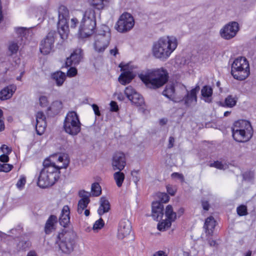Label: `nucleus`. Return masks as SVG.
Returning <instances> with one entry per match:
<instances>
[{
  "mask_svg": "<svg viewBox=\"0 0 256 256\" xmlns=\"http://www.w3.org/2000/svg\"><path fill=\"white\" fill-rule=\"evenodd\" d=\"M113 176L117 186L120 188L125 178L124 174L121 171L118 170L114 174Z\"/></svg>",
  "mask_w": 256,
  "mask_h": 256,
  "instance_id": "7c9ffc66",
  "label": "nucleus"
},
{
  "mask_svg": "<svg viewBox=\"0 0 256 256\" xmlns=\"http://www.w3.org/2000/svg\"><path fill=\"white\" fill-rule=\"evenodd\" d=\"M201 93L202 96L206 102H212V89L211 87L207 86H204L201 90Z\"/></svg>",
  "mask_w": 256,
  "mask_h": 256,
  "instance_id": "c85d7f7f",
  "label": "nucleus"
},
{
  "mask_svg": "<svg viewBox=\"0 0 256 256\" xmlns=\"http://www.w3.org/2000/svg\"><path fill=\"white\" fill-rule=\"evenodd\" d=\"M70 210L68 206H64L61 212L60 217L59 218V222L60 224L66 227L70 222Z\"/></svg>",
  "mask_w": 256,
  "mask_h": 256,
  "instance_id": "4be33fe9",
  "label": "nucleus"
},
{
  "mask_svg": "<svg viewBox=\"0 0 256 256\" xmlns=\"http://www.w3.org/2000/svg\"><path fill=\"white\" fill-rule=\"evenodd\" d=\"M111 34L109 28L106 25L102 26L94 36V50L99 53L103 52L108 46Z\"/></svg>",
  "mask_w": 256,
  "mask_h": 256,
  "instance_id": "0eeeda50",
  "label": "nucleus"
},
{
  "mask_svg": "<svg viewBox=\"0 0 256 256\" xmlns=\"http://www.w3.org/2000/svg\"><path fill=\"white\" fill-rule=\"evenodd\" d=\"M132 230L130 222L128 220H121L119 224L118 228V236L120 239L128 236Z\"/></svg>",
  "mask_w": 256,
  "mask_h": 256,
  "instance_id": "f3484780",
  "label": "nucleus"
},
{
  "mask_svg": "<svg viewBox=\"0 0 256 256\" xmlns=\"http://www.w3.org/2000/svg\"><path fill=\"white\" fill-rule=\"evenodd\" d=\"M167 192L169 194L172 196H174L175 194L176 190L174 189L170 186H166Z\"/></svg>",
  "mask_w": 256,
  "mask_h": 256,
  "instance_id": "052dcab7",
  "label": "nucleus"
},
{
  "mask_svg": "<svg viewBox=\"0 0 256 256\" xmlns=\"http://www.w3.org/2000/svg\"><path fill=\"white\" fill-rule=\"evenodd\" d=\"M120 67L124 72L120 76L118 80L122 84L126 85L131 82L134 78V75L132 72L126 71V68L122 66V64H120Z\"/></svg>",
  "mask_w": 256,
  "mask_h": 256,
  "instance_id": "aec40b11",
  "label": "nucleus"
},
{
  "mask_svg": "<svg viewBox=\"0 0 256 256\" xmlns=\"http://www.w3.org/2000/svg\"><path fill=\"white\" fill-rule=\"evenodd\" d=\"M58 27L60 35L62 39L67 38L69 32L68 20L69 16V12L64 6H61L58 10Z\"/></svg>",
  "mask_w": 256,
  "mask_h": 256,
  "instance_id": "9d476101",
  "label": "nucleus"
},
{
  "mask_svg": "<svg viewBox=\"0 0 256 256\" xmlns=\"http://www.w3.org/2000/svg\"><path fill=\"white\" fill-rule=\"evenodd\" d=\"M178 42L174 36H166L160 38L152 46V53L157 59L166 60L176 50Z\"/></svg>",
  "mask_w": 256,
  "mask_h": 256,
  "instance_id": "f03ea898",
  "label": "nucleus"
},
{
  "mask_svg": "<svg viewBox=\"0 0 256 256\" xmlns=\"http://www.w3.org/2000/svg\"><path fill=\"white\" fill-rule=\"evenodd\" d=\"M174 86L173 84H168L166 86L164 90L162 92L164 96L168 98L170 100L174 102H178L181 101L180 98H177L174 96Z\"/></svg>",
  "mask_w": 256,
  "mask_h": 256,
  "instance_id": "b1692460",
  "label": "nucleus"
},
{
  "mask_svg": "<svg viewBox=\"0 0 256 256\" xmlns=\"http://www.w3.org/2000/svg\"><path fill=\"white\" fill-rule=\"evenodd\" d=\"M110 209V204L108 200L104 197H102L100 200V206L98 210V212L100 216H102L106 212L109 211Z\"/></svg>",
  "mask_w": 256,
  "mask_h": 256,
  "instance_id": "bb28decb",
  "label": "nucleus"
},
{
  "mask_svg": "<svg viewBox=\"0 0 256 256\" xmlns=\"http://www.w3.org/2000/svg\"><path fill=\"white\" fill-rule=\"evenodd\" d=\"M58 219L56 216L52 215L47 220L44 227V231L46 234H49L55 229V225Z\"/></svg>",
  "mask_w": 256,
  "mask_h": 256,
  "instance_id": "a878e982",
  "label": "nucleus"
},
{
  "mask_svg": "<svg viewBox=\"0 0 256 256\" xmlns=\"http://www.w3.org/2000/svg\"><path fill=\"white\" fill-rule=\"evenodd\" d=\"M39 104L40 106L42 108L48 107V110H51V108L48 106V101L46 96H40L39 98Z\"/></svg>",
  "mask_w": 256,
  "mask_h": 256,
  "instance_id": "58836bf2",
  "label": "nucleus"
},
{
  "mask_svg": "<svg viewBox=\"0 0 256 256\" xmlns=\"http://www.w3.org/2000/svg\"><path fill=\"white\" fill-rule=\"evenodd\" d=\"M2 111L0 110V132L4 130V125L2 120Z\"/></svg>",
  "mask_w": 256,
  "mask_h": 256,
  "instance_id": "5fc2aeb1",
  "label": "nucleus"
},
{
  "mask_svg": "<svg viewBox=\"0 0 256 256\" xmlns=\"http://www.w3.org/2000/svg\"><path fill=\"white\" fill-rule=\"evenodd\" d=\"M134 23V20L132 15L128 13H124L118 21L116 28L120 32H127L132 28Z\"/></svg>",
  "mask_w": 256,
  "mask_h": 256,
  "instance_id": "9b49d317",
  "label": "nucleus"
},
{
  "mask_svg": "<svg viewBox=\"0 0 256 256\" xmlns=\"http://www.w3.org/2000/svg\"><path fill=\"white\" fill-rule=\"evenodd\" d=\"M30 246L29 241L22 240L18 244V248L20 250H26Z\"/></svg>",
  "mask_w": 256,
  "mask_h": 256,
  "instance_id": "79ce46f5",
  "label": "nucleus"
},
{
  "mask_svg": "<svg viewBox=\"0 0 256 256\" xmlns=\"http://www.w3.org/2000/svg\"><path fill=\"white\" fill-rule=\"evenodd\" d=\"M90 4L95 8L102 10H103L106 4L108 2V0H88Z\"/></svg>",
  "mask_w": 256,
  "mask_h": 256,
  "instance_id": "72a5a7b5",
  "label": "nucleus"
},
{
  "mask_svg": "<svg viewBox=\"0 0 256 256\" xmlns=\"http://www.w3.org/2000/svg\"><path fill=\"white\" fill-rule=\"evenodd\" d=\"M26 183V178L24 175H21L18 180L16 186L19 190H22Z\"/></svg>",
  "mask_w": 256,
  "mask_h": 256,
  "instance_id": "ea45409f",
  "label": "nucleus"
},
{
  "mask_svg": "<svg viewBox=\"0 0 256 256\" xmlns=\"http://www.w3.org/2000/svg\"><path fill=\"white\" fill-rule=\"evenodd\" d=\"M55 34L54 31H50L42 40L40 46V50L42 54L46 55L50 52L54 48Z\"/></svg>",
  "mask_w": 256,
  "mask_h": 256,
  "instance_id": "ddd939ff",
  "label": "nucleus"
},
{
  "mask_svg": "<svg viewBox=\"0 0 256 256\" xmlns=\"http://www.w3.org/2000/svg\"><path fill=\"white\" fill-rule=\"evenodd\" d=\"M157 196L159 198V202L160 204L166 203L169 200V196L166 193L160 192L157 194Z\"/></svg>",
  "mask_w": 256,
  "mask_h": 256,
  "instance_id": "a19ab883",
  "label": "nucleus"
},
{
  "mask_svg": "<svg viewBox=\"0 0 256 256\" xmlns=\"http://www.w3.org/2000/svg\"><path fill=\"white\" fill-rule=\"evenodd\" d=\"M172 178H177L180 179L182 182L184 180V176L182 174H180L178 172H174L172 174Z\"/></svg>",
  "mask_w": 256,
  "mask_h": 256,
  "instance_id": "bf43d9fd",
  "label": "nucleus"
},
{
  "mask_svg": "<svg viewBox=\"0 0 256 256\" xmlns=\"http://www.w3.org/2000/svg\"><path fill=\"white\" fill-rule=\"evenodd\" d=\"M139 76L148 88L153 89L161 87L168 80L167 71L162 68L148 70Z\"/></svg>",
  "mask_w": 256,
  "mask_h": 256,
  "instance_id": "7ed1b4c3",
  "label": "nucleus"
},
{
  "mask_svg": "<svg viewBox=\"0 0 256 256\" xmlns=\"http://www.w3.org/2000/svg\"><path fill=\"white\" fill-rule=\"evenodd\" d=\"M46 120V116L42 112H38L36 114V122Z\"/></svg>",
  "mask_w": 256,
  "mask_h": 256,
  "instance_id": "8fccbe9b",
  "label": "nucleus"
},
{
  "mask_svg": "<svg viewBox=\"0 0 256 256\" xmlns=\"http://www.w3.org/2000/svg\"><path fill=\"white\" fill-rule=\"evenodd\" d=\"M153 256H167L165 252L162 250H160L153 254Z\"/></svg>",
  "mask_w": 256,
  "mask_h": 256,
  "instance_id": "69168bd1",
  "label": "nucleus"
},
{
  "mask_svg": "<svg viewBox=\"0 0 256 256\" xmlns=\"http://www.w3.org/2000/svg\"><path fill=\"white\" fill-rule=\"evenodd\" d=\"M118 50L116 48L110 50V54L114 56H115L116 54H118Z\"/></svg>",
  "mask_w": 256,
  "mask_h": 256,
  "instance_id": "338daca9",
  "label": "nucleus"
},
{
  "mask_svg": "<svg viewBox=\"0 0 256 256\" xmlns=\"http://www.w3.org/2000/svg\"><path fill=\"white\" fill-rule=\"evenodd\" d=\"M126 165L125 154L122 152H115L112 160V166L114 170H123Z\"/></svg>",
  "mask_w": 256,
  "mask_h": 256,
  "instance_id": "2eb2a0df",
  "label": "nucleus"
},
{
  "mask_svg": "<svg viewBox=\"0 0 256 256\" xmlns=\"http://www.w3.org/2000/svg\"><path fill=\"white\" fill-rule=\"evenodd\" d=\"M202 206L204 210H208L209 208V204L207 201H202Z\"/></svg>",
  "mask_w": 256,
  "mask_h": 256,
  "instance_id": "e2e57ef3",
  "label": "nucleus"
},
{
  "mask_svg": "<svg viewBox=\"0 0 256 256\" xmlns=\"http://www.w3.org/2000/svg\"><path fill=\"white\" fill-rule=\"evenodd\" d=\"M236 212L240 216H246L248 214L247 208L246 206L241 205L236 208Z\"/></svg>",
  "mask_w": 256,
  "mask_h": 256,
  "instance_id": "37998d69",
  "label": "nucleus"
},
{
  "mask_svg": "<svg viewBox=\"0 0 256 256\" xmlns=\"http://www.w3.org/2000/svg\"><path fill=\"white\" fill-rule=\"evenodd\" d=\"M69 163L68 156L64 154H55L46 158L38 176V185L42 188L52 186L59 178L60 170L66 168Z\"/></svg>",
  "mask_w": 256,
  "mask_h": 256,
  "instance_id": "f257e3e1",
  "label": "nucleus"
},
{
  "mask_svg": "<svg viewBox=\"0 0 256 256\" xmlns=\"http://www.w3.org/2000/svg\"><path fill=\"white\" fill-rule=\"evenodd\" d=\"M9 160V158L8 154H4L0 156V161L4 162H8Z\"/></svg>",
  "mask_w": 256,
  "mask_h": 256,
  "instance_id": "4d7b16f0",
  "label": "nucleus"
},
{
  "mask_svg": "<svg viewBox=\"0 0 256 256\" xmlns=\"http://www.w3.org/2000/svg\"><path fill=\"white\" fill-rule=\"evenodd\" d=\"M165 215L166 217V220L170 222V223L174 222L176 218V213L174 212L173 208L170 205L166 206V208Z\"/></svg>",
  "mask_w": 256,
  "mask_h": 256,
  "instance_id": "c756f323",
  "label": "nucleus"
},
{
  "mask_svg": "<svg viewBox=\"0 0 256 256\" xmlns=\"http://www.w3.org/2000/svg\"><path fill=\"white\" fill-rule=\"evenodd\" d=\"M181 88L182 91L186 92V94L182 99L181 98H180L181 100H184L185 105L187 106L195 105L197 102L196 94L199 90V88L196 87L192 89L190 91H188L184 86H182Z\"/></svg>",
  "mask_w": 256,
  "mask_h": 256,
  "instance_id": "4468645a",
  "label": "nucleus"
},
{
  "mask_svg": "<svg viewBox=\"0 0 256 256\" xmlns=\"http://www.w3.org/2000/svg\"><path fill=\"white\" fill-rule=\"evenodd\" d=\"M46 126V120L36 122V130L37 134L42 135L44 132Z\"/></svg>",
  "mask_w": 256,
  "mask_h": 256,
  "instance_id": "f704fd0d",
  "label": "nucleus"
},
{
  "mask_svg": "<svg viewBox=\"0 0 256 256\" xmlns=\"http://www.w3.org/2000/svg\"><path fill=\"white\" fill-rule=\"evenodd\" d=\"M92 109L96 115L98 116H100V112L99 110L98 106L96 104H92Z\"/></svg>",
  "mask_w": 256,
  "mask_h": 256,
  "instance_id": "6e6d98bb",
  "label": "nucleus"
},
{
  "mask_svg": "<svg viewBox=\"0 0 256 256\" xmlns=\"http://www.w3.org/2000/svg\"><path fill=\"white\" fill-rule=\"evenodd\" d=\"M90 194V193L86 192L84 190H80L79 192V196L82 198L80 200H90L89 196Z\"/></svg>",
  "mask_w": 256,
  "mask_h": 256,
  "instance_id": "09e8293b",
  "label": "nucleus"
},
{
  "mask_svg": "<svg viewBox=\"0 0 256 256\" xmlns=\"http://www.w3.org/2000/svg\"><path fill=\"white\" fill-rule=\"evenodd\" d=\"M231 74L236 80H243L246 79L250 74L248 60L244 56L236 58L232 64Z\"/></svg>",
  "mask_w": 256,
  "mask_h": 256,
  "instance_id": "423d86ee",
  "label": "nucleus"
},
{
  "mask_svg": "<svg viewBox=\"0 0 256 256\" xmlns=\"http://www.w3.org/2000/svg\"><path fill=\"white\" fill-rule=\"evenodd\" d=\"M236 98L230 95L226 98L224 102H220V106L223 107L232 108L236 105Z\"/></svg>",
  "mask_w": 256,
  "mask_h": 256,
  "instance_id": "2f4dec72",
  "label": "nucleus"
},
{
  "mask_svg": "<svg viewBox=\"0 0 256 256\" xmlns=\"http://www.w3.org/2000/svg\"><path fill=\"white\" fill-rule=\"evenodd\" d=\"M77 74V70L75 68L72 67L68 71L67 74L69 77L74 76Z\"/></svg>",
  "mask_w": 256,
  "mask_h": 256,
  "instance_id": "3c124183",
  "label": "nucleus"
},
{
  "mask_svg": "<svg viewBox=\"0 0 256 256\" xmlns=\"http://www.w3.org/2000/svg\"><path fill=\"white\" fill-rule=\"evenodd\" d=\"M12 165L10 164H0V172H8L12 170Z\"/></svg>",
  "mask_w": 256,
  "mask_h": 256,
  "instance_id": "c03bdc74",
  "label": "nucleus"
},
{
  "mask_svg": "<svg viewBox=\"0 0 256 256\" xmlns=\"http://www.w3.org/2000/svg\"><path fill=\"white\" fill-rule=\"evenodd\" d=\"M78 23V20L76 18H72L70 20V27L75 28Z\"/></svg>",
  "mask_w": 256,
  "mask_h": 256,
  "instance_id": "13d9d810",
  "label": "nucleus"
},
{
  "mask_svg": "<svg viewBox=\"0 0 256 256\" xmlns=\"http://www.w3.org/2000/svg\"><path fill=\"white\" fill-rule=\"evenodd\" d=\"M96 27L95 11L92 8H88L85 12L79 28V34L81 38H85L92 35Z\"/></svg>",
  "mask_w": 256,
  "mask_h": 256,
  "instance_id": "39448f33",
  "label": "nucleus"
},
{
  "mask_svg": "<svg viewBox=\"0 0 256 256\" xmlns=\"http://www.w3.org/2000/svg\"><path fill=\"white\" fill-rule=\"evenodd\" d=\"M92 194L94 196H98L102 192V189L100 185L98 182L94 183L91 188Z\"/></svg>",
  "mask_w": 256,
  "mask_h": 256,
  "instance_id": "e433bc0d",
  "label": "nucleus"
},
{
  "mask_svg": "<svg viewBox=\"0 0 256 256\" xmlns=\"http://www.w3.org/2000/svg\"><path fill=\"white\" fill-rule=\"evenodd\" d=\"M80 122L76 112H68L64 120V131L72 136H76L80 131Z\"/></svg>",
  "mask_w": 256,
  "mask_h": 256,
  "instance_id": "1a4fd4ad",
  "label": "nucleus"
},
{
  "mask_svg": "<svg viewBox=\"0 0 256 256\" xmlns=\"http://www.w3.org/2000/svg\"><path fill=\"white\" fill-rule=\"evenodd\" d=\"M0 150L2 152L5 154H10L11 152V149L5 144H3L0 147Z\"/></svg>",
  "mask_w": 256,
  "mask_h": 256,
  "instance_id": "603ef678",
  "label": "nucleus"
},
{
  "mask_svg": "<svg viewBox=\"0 0 256 256\" xmlns=\"http://www.w3.org/2000/svg\"><path fill=\"white\" fill-rule=\"evenodd\" d=\"M124 94L132 103L138 106H142L144 103L142 96L131 86H128L125 88Z\"/></svg>",
  "mask_w": 256,
  "mask_h": 256,
  "instance_id": "dca6fc26",
  "label": "nucleus"
},
{
  "mask_svg": "<svg viewBox=\"0 0 256 256\" xmlns=\"http://www.w3.org/2000/svg\"><path fill=\"white\" fill-rule=\"evenodd\" d=\"M52 78L56 82V86H62L65 81L66 75L61 71H58L52 74Z\"/></svg>",
  "mask_w": 256,
  "mask_h": 256,
  "instance_id": "cd10ccee",
  "label": "nucleus"
},
{
  "mask_svg": "<svg viewBox=\"0 0 256 256\" xmlns=\"http://www.w3.org/2000/svg\"><path fill=\"white\" fill-rule=\"evenodd\" d=\"M212 167H215L220 170H226L227 168V165L223 164L222 162L216 161L210 164Z\"/></svg>",
  "mask_w": 256,
  "mask_h": 256,
  "instance_id": "de8ad7c7",
  "label": "nucleus"
},
{
  "mask_svg": "<svg viewBox=\"0 0 256 256\" xmlns=\"http://www.w3.org/2000/svg\"><path fill=\"white\" fill-rule=\"evenodd\" d=\"M104 223L103 220L102 218H100L94 222L93 226V229L94 230L101 229L104 226Z\"/></svg>",
  "mask_w": 256,
  "mask_h": 256,
  "instance_id": "49530a36",
  "label": "nucleus"
},
{
  "mask_svg": "<svg viewBox=\"0 0 256 256\" xmlns=\"http://www.w3.org/2000/svg\"><path fill=\"white\" fill-rule=\"evenodd\" d=\"M242 176L245 180L250 182L254 178V174L252 171L246 172L243 174Z\"/></svg>",
  "mask_w": 256,
  "mask_h": 256,
  "instance_id": "a18cd8bd",
  "label": "nucleus"
},
{
  "mask_svg": "<svg viewBox=\"0 0 256 256\" xmlns=\"http://www.w3.org/2000/svg\"><path fill=\"white\" fill-rule=\"evenodd\" d=\"M216 226V221L212 216L208 218L204 222V228L207 236H212Z\"/></svg>",
  "mask_w": 256,
  "mask_h": 256,
  "instance_id": "393cba45",
  "label": "nucleus"
},
{
  "mask_svg": "<svg viewBox=\"0 0 256 256\" xmlns=\"http://www.w3.org/2000/svg\"><path fill=\"white\" fill-rule=\"evenodd\" d=\"M208 244L210 246H216V242L212 240H209Z\"/></svg>",
  "mask_w": 256,
  "mask_h": 256,
  "instance_id": "774afa93",
  "label": "nucleus"
},
{
  "mask_svg": "<svg viewBox=\"0 0 256 256\" xmlns=\"http://www.w3.org/2000/svg\"><path fill=\"white\" fill-rule=\"evenodd\" d=\"M90 202V200H80L78 201L77 211L79 214H82V213L83 211L86 208Z\"/></svg>",
  "mask_w": 256,
  "mask_h": 256,
  "instance_id": "c9c22d12",
  "label": "nucleus"
},
{
  "mask_svg": "<svg viewBox=\"0 0 256 256\" xmlns=\"http://www.w3.org/2000/svg\"><path fill=\"white\" fill-rule=\"evenodd\" d=\"M76 238V234L73 231L64 232L58 235L56 242L62 252L68 254L74 249Z\"/></svg>",
  "mask_w": 256,
  "mask_h": 256,
  "instance_id": "6e6552de",
  "label": "nucleus"
},
{
  "mask_svg": "<svg viewBox=\"0 0 256 256\" xmlns=\"http://www.w3.org/2000/svg\"><path fill=\"white\" fill-rule=\"evenodd\" d=\"M16 87L14 84L9 85L0 91V100H5L10 98L14 92Z\"/></svg>",
  "mask_w": 256,
  "mask_h": 256,
  "instance_id": "412c9836",
  "label": "nucleus"
},
{
  "mask_svg": "<svg viewBox=\"0 0 256 256\" xmlns=\"http://www.w3.org/2000/svg\"><path fill=\"white\" fill-rule=\"evenodd\" d=\"M115 96H116L117 98L120 101L123 100L124 98L122 92L116 93Z\"/></svg>",
  "mask_w": 256,
  "mask_h": 256,
  "instance_id": "0e129e2a",
  "label": "nucleus"
},
{
  "mask_svg": "<svg viewBox=\"0 0 256 256\" xmlns=\"http://www.w3.org/2000/svg\"><path fill=\"white\" fill-rule=\"evenodd\" d=\"M14 30L18 35V38H22L25 40L26 42L28 36L30 34L29 30L24 27L16 28Z\"/></svg>",
  "mask_w": 256,
  "mask_h": 256,
  "instance_id": "473e14b6",
  "label": "nucleus"
},
{
  "mask_svg": "<svg viewBox=\"0 0 256 256\" xmlns=\"http://www.w3.org/2000/svg\"><path fill=\"white\" fill-rule=\"evenodd\" d=\"M239 30V24L237 22H232L224 25L220 31L221 37L225 40L234 38Z\"/></svg>",
  "mask_w": 256,
  "mask_h": 256,
  "instance_id": "f8f14e48",
  "label": "nucleus"
},
{
  "mask_svg": "<svg viewBox=\"0 0 256 256\" xmlns=\"http://www.w3.org/2000/svg\"><path fill=\"white\" fill-rule=\"evenodd\" d=\"M82 58V50L80 48H76L74 50L70 56L66 58V66H70L72 65L78 64Z\"/></svg>",
  "mask_w": 256,
  "mask_h": 256,
  "instance_id": "a211bd4d",
  "label": "nucleus"
},
{
  "mask_svg": "<svg viewBox=\"0 0 256 256\" xmlns=\"http://www.w3.org/2000/svg\"><path fill=\"white\" fill-rule=\"evenodd\" d=\"M174 142V138L172 136H170L168 140V148H169L173 147Z\"/></svg>",
  "mask_w": 256,
  "mask_h": 256,
  "instance_id": "680f3d73",
  "label": "nucleus"
},
{
  "mask_svg": "<svg viewBox=\"0 0 256 256\" xmlns=\"http://www.w3.org/2000/svg\"><path fill=\"white\" fill-rule=\"evenodd\" d=\"M110 110L112 112H116L118 110L117 103L114 101H112L110 103Z\"/></svg>",
  "mask_w": 256,
  "mask_h": 256,
  "instance_id": "864d4df0",
  "label": "nucleus"
},
{
  "mask_svg": "<svg viewBox=\"0 0 256 256\" xmlns=\"http://www.w3.org/2000/svg\"><path fill=\"white\" fill-rule=\"evenodd\" d=\"M26 44V40L24 38H17L16 39L9 42L8 50L11 54H15L18 52L20 46Z\"/></svg>",
  "mask_w": 256,
  "mask_h": 256,
  "instance_id": "5701e85b",
  "label": "nucleus"
},
{
  "mask_svg": "<svg viewBox=\"0 0 256 256\" xmlns=\"http://www.w3.org/2000/svg\"><path fill=\"white\" fill-rule=\"evenodd\" d=\"M232 132L234 140L240 142L248 141L253 134V130L250 123L248 120H242L234 123Z\"/></svg>",
  "mask_w": 256,
  "mask_h": 256,
  "instance_id": "20e7f679",
  "label": "nucleus"
},
{
  "mask_svg": "<svg viewBox=\"0 0 256 256\" xmlns=\"http://www.w3.org/2000/svg\"><path fill=\"white\" fill-rule=\"evenodd\" d=\"M152 216L154 220L158 221L162 219L164 213V206L158 201L154 202L152 203Z\"/></svg>",
  "mask_w": 256,
  "mask_h": 256,
  "instance_id": "6ab92c4d",
  "label": "nucleus"
},
{
  "mask_svg": "<svg viewBox=\"0 0 256 256\" xmlns=\"http://www.w3.org/2000/svg\"><path fill=\"white\" fill-rule=\"evenodd\" d=\"M172 223L167 220L162 221L158 224V229L160 231H164L171 226Z\"/></svg>",
  "mask_w": 256,
  "mask_h": 256,
  "instance_id": "4c0bfd02",
  "label": "nucleus"
}]
</instances>
